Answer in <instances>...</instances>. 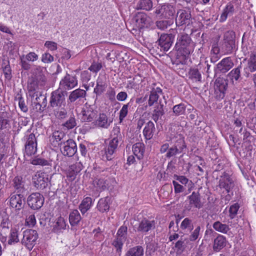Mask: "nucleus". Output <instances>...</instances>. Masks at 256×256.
I'll return each mask as SVG.
<instances>
[{
	"instance_id": "39448f33",
	"label": "nucleus",
	"mask_w": 256,
	"mask_h": 256,
	"mask_svg": "<svg viewBox=\"0 0 256 256\" xmlns=\"http://www.w3.org/2000/svg\"><path fill=\"white\" fill-rule=\"evenodd\" d=\"M67 92L59 88L52 92L50 100V106L52 108L65 106L66 96Z\"/></svg>"
},
{
	"instance_id": "dca6fc26",
	"label": "nucleus",
	"mask_w": 256,
	"mask_h": 256,
	"mask_svg": "<svg viewBox=\"0 0 256 256\" xmlns=\"http://www.w3.org/2000/svg\"><path fill=\"white\" fill-rule=\"evenodd\" d=\"M66 136L62 131H54L49 137L50 144L54 148L61 147L63 142L66 140Z\"/></svg>"
},
{
	"instance_id": "6ab92c4d",
	"label": "nucleus",
	"mask_w": 256,
	"mask_h": 256,
	"mask_svg": "<svg viewBox=\"0 0 256 256\" xmlns=\"http://www.w3.org/2000/svg\"><path fill=\"white\" fill-rule=\"evenodd\" d=\"M234 66V63L230 57L223 58L214 68L216 72L226 73Z\"/></svg>"
},
{
	"instance_id": "4d7b16f0",
	"label": "nucleus",
	"mask_w": 256,
	"mask_h": 256,
	"mask_svg": "<svg viewBox=\"0 0 256 256\" xmlns=\"http://www.w3.org/2000/svg\"><path fill=\"white\" fill-rule=\"evenodd\" d=\"M127 234L128 227L124 224L118 228L116 236L126 240L127 238Z\"/></svg>"
},
{
	"instance_id": "69168bd1",
	"label": "nucleus",
	"mask_w": 256,
	"mask_h": 256,
	"mask_svg": "<svg viewBox=\"0 0 256 256\" xmlns=\"http://www.w3.org/2000/svg\"><path fill=\"white\" fill-rule=\"evenodd\" d=\"M129 107V103L124 104L122 109L120 111L119 120L120 122L121 123L124 120V119L126 116L128 114V108Z\"/></svg>"
},
{
	"instance_id": "4be33fe9",
	"label": "nucleus",
	"mask_w": 256,
	"mask_h": 256,
	"mask_svg": "<svg viewBox=\"0 0 256 256\" xmlns=\"http://www.w3.org/2000/svg\"><path fill=\"white\" fill-rule=\"evenodd\" d=\"M107 87V80L106 75H100L96 80V85L94 88V92L96 96L102 94Z\"/></svg>"
},
{
	"instance_id": "e433bc0d",
	"label": "nucleus",
	"mask_w": 256,
	"mask_h": 256,
	"mask_svg": "<svg viewBox=\"0 0 256 256\" xmlns=\"http://www.w3.org/2000/svg\"><path fill=\"white\" fill-rule=\"evenodd\" d=\"M144 249L141 246H136L129 248L124 256H144Z\"/></svg>"
},
{
	"instance_id": "58836bf2",
	"label": "nucleus",
	"mask_w": 256,
	"mask_h": 256,
	"mask_svg": "<svg viewBox=\"0 0 256 256\" xmlns=\"http://www.w3.org/2000/svg\"><path fill=\"white\" fill-rule=\"evenodd\" d=\"M228 85V82L226 80L218 78L214 82V90L215 92H218V90L226 91Z\"/></svg>"
},
{
	"instance_id": "a878e982",
	"label": "nucleus",
	"mask_w": 256,
	"mask_h": 256,
	"mask_svg": "<svg viewBox=\"0 0 256 256\" xmlns=\"http://www.w3.org/2000/svg\"><path fill=\"white\" fill-rule=\"evenodd\" d=\"M12 185L16 193H23L25 191L24 181L21 176H15L12 180Z\"/></svg>"
},
{
	"instance_id": "680f3d73",
	"label": "nucleus",
	"mask_w": 256,
	"mask_h": 256,
	"mask_svg": "<svg viewBox=\"0 0 256 256\" xmlns=\"http://www.w3.org/2000/svg\"><path fill=\"white\" fill-rule=\"evenodd\" d=\"M2 68L4 77L6 79L10 80L12 78V70L8 62V64L5 63L2 64Z\"/></svg>"
},
{
	"instance_id": "2eb2a0df",
	"label": "nucleus",
	"mask_w": 256,
	"mask_h": 256,
	"mask_svg": "<svg viewBox=\"0 0 256 256\" xmlns=\"http://www.w3.org/2000/svg\"><path fill=\"white\" fill-rule=\"evenodd\" d=\"M23 193L12 194L10 196V203L12 208L20 210L24 206V197Z\"/></svg>"
},
{
	"instance_id": "5701e85b",
	"label": "nucleus",
	"mask_w": 256,
	"mask_h": 256,
	"mask_svg": "<svg viewBox=\"0 0 256 256\" xmlns=\"http://www.w3.org/2000/svg\"><path fill=\"white\" fill-rule=\"evenodd\" d=\"M162 90L160 87H156V84L152 88L150 91L148 105L150 106H152L154 103L158 102L159 98V94H162Z\"/></svg>"
},
{
	"instance_id": "a18cd8bd",
	"label": "nucleus",
	"mask_w": 256,
	"mask_h": 256,
	"mask_svg": "<svg viewBox=\"0 0 256 256\" xmlns=\"http://www.w3.org/2000/svg\"><path fill=\"white\" fill-rule=\"evenodd\" d=\"M146 256H152L158 249V244L154 241L152 240L148 242H146Z\"/></svg>"
},
{
	"instance_id": "09e8293b",
	"label": "nucleus",
	"mask_w": 256,
	"mask_h": 256,
	"mask_svg": "<svg viewBox=\"0 0 256 256\" xmlns=\"http://www.w3.org/2000/svg\"><path fill=\"white\" fill-rule=\"evenodd\" d=\"M30 164L35 166H48L50 167V168H51L52 167V161H49L38 157H36L33 158L31 160Z\"/></svg>"
},
{
	"instance_id": "bf43d9fd",
	"label": "nucleus",
	"mask_w": 256,
	"mask_h": 256,
	"mask_svg": "<svg viewBox=\"0 0 256 256\" xmlns=\"http://www.w3.org/2000/svg\"><path fill=\"white\" fill-rule=\"evenodd\" d=\"M62 126L68 130H70L76 126V120L74 115L71 116L68 120L64 123Z\"/></svg>"
},
{
	"instance_id": "5fc2aeb1",
	"label": "nucleus",
	"mask_w": 256,
	"mask_h": 256,
	"mask_svg": "<svg viewBox=\"0 0 256 256\" xmlns=\"http://www.w3.org/2000/svg\"><path fill=\"white\" fill-rule=\"evenodd\" d=\"M186 108V105L184 103H180L173 107L172 112L176 116H178L184 114Z\"/></svg>"
},
{
	"instance_id": "9b49d317",
	"label": "nucleus",
	"mask_w": 256,
	"mask_h": 256,
	"mask_svg": "<svg viewBox=\"0 0 256 256\" xmlns=\"http://www.w3.org/2000/svg\"><path fill=\"white\" fill-rule=\"evenodd\" d=\"M48 175L44 172H37L32 177L34 186L37 188L44 190L48 186Z\"/></svg>"
},
{
	"instance_id": "603ef678",
	"label": "nucleus",
	"mask_w": 256,
	"mask_h": 256,
	"mask_svg": "<svg viewBox=\"0 0 256 256\" xmlns=\"http://www.w3.org/2000/svg\"><path fill=\"white\" fill-rule=\"evenodd\" d=\"M176 148L178 149V152L180 154L184 152L186 148V146L184 140V138L180 136L175 142L173 146Z\"/></svg>"
},
{
	"instance_id": "7c9ffc66",
	"label": "nucleus",
	"mask_w": 256,
	"mask_h": 256,
	"mask_svg": "<svg viewBox=\"0 0 256 256\" xmlns=\"http://www.w3.org/2000/svg\"><path fill=\"white\" fill-rule=\"evenodd\" d=\"M156 130L154 124L152 121L148 122L144 129L143 134L147 140L152 139Z\"/></svg>"
},
{
	"instance_id": "9d476101",
	"label": "nucleus",
	"mask_w": 256,
	"mask_h": 256,
	"mask_svg": "<svg viewBox=\"0 0 256 256\" xmlns=\"http://www.w3.org/2000/svg\"><path fill=\"white\" fill-rule=\"evenodd\" d=\"M44 198L38 192L31 194L27 198L28 206L32 210H39L43 206Z\"/></svg>"
},
{
	"instance_id": "0eeeda50",
	"label": "nucleus",
	"mask_w": 256,
	"mask_h": 256,
	"mask_svg": "<svg viewBox=\"0 0 256 256\" xmlns=\"http://www.w3.org/2000/svg\"><path fill=\"white\" fill-rule=\"evenodd\" d=\"M80 120L82 122H90L94 120L98 116L96 106L94 104L86 103L81 112Z\"/></svg>"
},
{
	"instance_id": "bb28decb",
	"label": "nucleus",
	"mask_w": 256,
	"mask_h": 256,
	"mask_svg": "<svg viewBox=\"0 0 256 256\" xmlns=\"http://www.w3.org/2000/svg\"><path fill=\"white\" fill-rule=\"evenodd\" d=\"M136 22L138 28L140 30L149 24V18L145 13H138L136 16Z\"/></svg>"
},
{
	"instance_id": "49530a36",
	"label": "nucleus",
	"mask_w": 256,
	"mask_h": 256,
	"mask_svg": "<svg viewBox=\"0 0 256 256\" xmlns=\"http://www.w3.org/2000/svg\"><path fill=\"white\" fill-rule=\"evenodd\" d=\"M213 228L216 230L223 234H227L230 230L228 225L222 224L219 221H216L214 223Z\"/></svg>"
},
{
	"instance_id": "6e6d98bb",
	"label": "nucleus",
	"mask_w": 256,
	"mask_h": 256,
	"mask_svg": "<svg viewBox=\"0 0 256 256\" xmlns=\"http://www.w3.org/2000/svg\"><path fill=\"white\" fill-rule=\"evenodd\" d=\"M64 107L56 108V110L55 111V115L59 120L64 119L68 116V110Z\"/></svg>"
},
{
	"instance_id": "393cba45",
	"label": "nucleus",
	"mask_w": 256,
	"mask_h": 256,
	"mask_svg": "<svg viewBox=\"0 0 256 256\" xmlns=\"http://www.w3.org/2000/svg\"><path fill=\"white\" fill-rule=\"evenodd\" d=\"M236 10L234 4L232 2H228L224 9L222 13L219 21L220 22H225L228 16H231L235 12Z\"/></svg>"
},
{
	"instance_id": "7ed1b4c3",
	"label": "nucleus",
	"mask_w": 256,
	"mask_h": 256,
	"mask_svg": "<svg viewBox=\"0 0 256 256\" xmlns=\"http://www.w3.org/2000/svg\"><path fill=\"white\" fill-rule=\"evenodd\" d=\"M218 186L224 189L230 197L234 195L235 182L232 174L230 172H224L220 177Z\"/></svg>"
},
{
	"instance_id": "a211bd4d",
	"label": "nucleus",
	"mask_w": 256,
	"mask_h": 256,
	"mask_svg": "<svg viewBox=\"0 0 256 256\" xmlns=\"http://www.w3.org/2000/svg\"><path fill=\"white\" fill-rule=\"evenodd\" d=\"M155 228L156 222L154 220H149L144 218L140 222L137 231L146 234L148 232L154 230Z\"/></svg>"
},
{
	"instance_id": "72a5a7b5",
	"label": "nucleus",
	"mask_w": 256,
	"mask_h": 256,
	"mask_svg": "<svg viewBox=\"0 0 256 256\" xmlns=\"http://www.w3.org/2000/svg\"><path fill=\"white\" fill-rule=\"evenodd\" d=\"M235 42H222L220 50L224 54H232L236 49Z\"/></svg>"
},
{
	"instance_id": "412c9836",
	"label": "nucleus",
	"mask_w": 256,
	"mask_h": 256,
	"mask_svg": "<svg viewBox=\"0 0 256 256\" xmlns=\"http://www.w3.org/2000/svg\"><path fill=\"white\" fill-rule=\"evenodd\" d=\"M12 118V113L10 112L4 111L0 112V130L9 129Z\"/></svg>"
},
{
	"instance_id": "2f4dec72",
	"label": "nucleus",
	"mask_w": 256,
	"mask_h": 256,
	"mask_svg": "<svg viewBox=\"0 0 256 256\" xmlns=\"http://www.w3.org/2000/svg\"><path fill=\"white\" fill-rule=\"evenodd\" d=\"M134 154L138 160H142L144 158L145 151V146L142 142H137L134 144L132 148Z\"/></svg>"
},
{
	"instance_id": "a19ab883",
	"label": "nucleus",
	"mask_w": 256,
	"mask_h": 256,
	"mask_svg": "<svg viewBox=\"0 0 256 256\" xmlns=\"http://www.w3.org/2000/svg\"><path fill=\"white\" fill-rule=\"evenodd\" d=\"M80 170V169L74 164L70 166L66 173L68 180L71 182L74 180Z\"/></svg>"
},
{
	"instance_id": "6e6552de",
	"label": "nucleus",
	"mask_w": 256,
	"mask_h": 256,
	"mask_svg": "<svg viewBox=\"0 0 256 256\" xmlns=\"http://www.w3.org/2000/svg\"><path fill=\"white\" fill-rule=\"evenodd\" d=\"M37 232L34 230L28 229L23 232L22 244L28 249L31 250L36 244L38 238Z\"/></svg>"
},
{
	"instance_id": "4c0bfd02",
	"label": "nucleus",
	"mask_w": 256,
	"mask_h": 256,
	"mask_svg": "<svg viewBox=\"0 0 256 256\" xmlns=\"http://www.w3.org/2000/svg\"><path fill=\"white\" fill-rule=\"evenodd\" d=\"M67 224L64 218L60 216L58 218L53 227V231L56 233H60L62 230L66 228Z\"/></svg>"
},
{
	"instance_id": "8fccbe9b",
	"label": "nucleus",
	"mask_w": 256,
	"mask_h": 256,
	"mask_svg": "<svg viewBox=\"0 0 256 256\" xmlns=\"http://www.w3.org/2000/svg\"><path fill=\"white\" fill-rule=\"evenodd\" d=\"M173 24L172 20L161 19L156 22V25L158 28L164 30Z\"/></svg>"
},
{
	"instance_id": "473e14b6",
	"label": "nucleus",
	"mask_w": 256,
	"mask_h": 256,
	"mask_svg": "<svg viewBox=\"0 0 256 256\" xmlns=\"http://www.w3.org/2000/svg\"><path fill=\"white\" fill-rule=\"evenodd\" d=\"M69 222L71 226H77L82 220V216L77 210H74L70 212L68 216Z\"/></svg>"
},
{
	"instance_id": "1a4fd4ad",
	"label": "nucleus",
	"mask_w": 256,
	"mask_h": 256,
	"mask_svg": "<svg viewBox=\"0 0 256 256\" xmlns=\"http://www.w3.org/2000/svg\"><path fill=\"white\" fill-rule=\"evenodd\" d=\"M176 26H189L192 23V18L190 12L185 10H179L176 14L175 19Z\"/></svg>"
},
{
	"instance_id": "c9c22d12",
	"label": "nucleus",
	"mask_w": 256,
	"mask_h": 256,
	"mask_svg": "<svg viewBox=\"0 0 256 256\" xmlns=\"http://www.w3.org/2000/svg\"><path fill=\"white\" fill-rule=\"evenodd\" d=\"M153 2L152 0H139L136 4V8L138 10H142L150 11L152 10Z\"/></svg>"
},
{
	"instance_id": "f704fd0d",
	"label": "nucleus",
	"mask_w": 256,
	"mask_h": 256,
	"mask_svg": "<svg viewBox=\"0 0 256 256\" xmlns=\"http://www.w3.org/2000/svg\"><path fill=\"white\" fill-rule=\"evenodd\" d=\"M164 104L160 102L158 104L154 107L152 114V118L156 122H157L158 119L164 114Z\"/></svg>"
},
{
	"instance_id": "f8f14e48",
	"label": "nucleus",
	"mask_w": 256,
	"mask_h": 256,
	"mask_svg": "<svg viewBox=\"0 0 256 256\" xmlns=\"http://www.w3.org/2000/svg\"><path fill=\"white\" fill-rule=\"evenodd\" d=\"M62 147H60V150L64 156L72 157L77 152V146L76 142L72 139L66 140L62 144Z\"/></svg>"
},
{
	"instance_id": "f03ea898",
	"label": "nucleus",
	"mask_w": 256,
	"mask_h": 256,
	"mask_svg": "<svg viewBox=\"0 0 256 256\" xmlns=\"http://www.w3.org/2000/svg\"><path fill=\"white\" fill-rule=\"evenodd\" d=\"M43 68L38 66L36 68V76L29 79L28 82L27 90L30 96H33L38 90V80L44 83L46 82V78L42 73Z\"/></svg>"
},
{
	"instance_id": "b1692460",
	"label": "nucleus",
	"mask_w": 256,
	"mask_h": 256,
	"mask_svg": "<svg viewBox=\"0 0 256 256\" xmlns=\"http://www.w3.org/2000/svg\"><path fill=\"white\" fill-rule=\"evenodd\" d=\"M227 244V240L225 236L218 234L214 240L212 246L213 250L218 252L224 248Z\"/></svg>"
},
{
	"instance_id": "de8ad7c7",
	"label": "nucleus",
	"mask_w": 256,
	"mask_h": 256,
	"mask_svg": "<svg viewBox=\"0 0 256 256\" xmlns=\"http://www.w3.org/2000/svg\"><path fill=\"white\" fill-rule=\"evenodd\" d=\"M241 66L232 70L228 74V76L234 83V80L238 81L240 77Z\"/></svg>"
},
{
	"instance_id": "20e7f679",
	"label": "nucleus",
	"mask_w": 256,
	"mask_h": 256,
	"mask_svg": "<svg viewBox=\"0 0 256 256\" xmlns=\"http://www.w3.org/2000/svg\"><path fill=\"white\" fill-rule=\"evenodd\" d=\"M176 12L175 8L168 3L158 5L153 12L154 15L160 19L171 20Z\"/></svg>"
},
{
	"instance_id": "4468645a",
	"label": "nucleus",
	"mask_w": 256,
	"mask_h": 256,
	"mask_svg": "<svg viewBox=\"0 0 256 256\" xmlns=\"http://www.w3.org/2000/svg\"><path fill=\"white\" fill-rule=\"evenodd\" d=\"M86 92L85 90L78 88L70 92L68 102L70 104L83 103L84 100H86Z\"/></svg>"
},
{
	"instance_id": "c756f323",
	"label": "nucleus",
	"mask_w": 256,
	"mask_h": 256,
	"mask_svg": "<svg viewBox=\"0 0 256 256\" xmlns=\"http://www.w3.org/2000/svg\"><path fill=\"white\" fill-rule=\"evenodd\" d=\"M93 204L92 198L87 196L84 198L78 206V208L82 214L84 215L92 206Z\"/></svg>"
},
{
	"instance_id": "cd10ccee",
	"label": "nucleus",
	"mask_w": 256,
	"mask_h": 256,
	"mask_svg": "<svg viewBox=\"0 0 256 256\" xmlns=\"http://www.w3.org/2000/svg\"><path fill=\"white\" fill-rule=\"evenodd\" d=\"M190 204L195 208L200 209L203 206L201 202L200 196L198 192H193L188 197Z\"/></svg>"
},
{
	"instance_id": "774afa93",
	"label": "nucleus",
	"mask_w": 256,
	"mask_h": 256,
	"mask_svg": "<svg viewBox=\"0 0 256 256\" xmlns=\"http://www.w3.org/2000/svg\"><path fill=\"white\" fill-rule=\"evenodd\" d=\"M200 229V226H198L194 231L191 232L189 236V240L190 241L194 242L199 238Z\"/></svg>"
},
{
	"instance_id": "f257e3e1",
	"label": "nucleus",
	"mask_w": 256,
	"mask_h": 256,
	"mask_svg": "<svg viewBox=\"0 0 256 256\" xmlns=\"http://www.w3.org/2000/svg\"><path fill=\"white\" fill-rule=\"evenodd\" d=\"M174 48L176 51V58L172 60V64L184 65L188 56L193 52L194 44L190 37L186 34L178 35Z\"/></svg>"
},
{
	"instance_id": "c03bdc74",
	"label": "nucleus",
	"mask_w": 256,
	"mask_h": 256,
	"mask_svg": "<svg viewBox=\"0 0 256 256\" xmlns=\"http://www.w3.org/2000/svg\"><path fill=\"white\" fill-rule=\"evenodd\" d=\"M93 184L96 190L99 192L104 190L106 188V180L102 178H96L93 182Z\"/></svg>"
},
{
	"instance_id": "864d4df0",
	"label": "nucleus",
	"mask_w": 256,
	"mask_h": 256,
	"mask_svg": "<svg viewBox=\"0 0 256 256\" xmlns=\"http://www.w3.org/2000/svg\"><path fill=\"white\" fill-rule=\"evenodd\" d=\"M222 42H236V34L232 30L226 32L224 34Z\"/></svg>"
},
{
	"instance_id": "052dcab7",
	"label": "nucleus",
	"mask_w": 256,
	"mask_h": 256,
	"mask_svg": "<svg viewBox=\"0 0 256 256\" xmlns=\"http://www.w3.org/2000/svg\"><path fill=\"white\" fill-rule=\"evenodd\" d=\"M19 242L18 232L16 229H11L8 244H12Z\"/></svg>"
},
{
	"instance_id": "423d86ee",
	"label": "nucleus",
	"mask_w": 256,
	"mask_h": 256,
	"mask_svg": "<svg viewBox=\"0 0 256 256\" xmlns=\"http://www.w3.org/2000/svg\"><path fill=\"white\" fill-rule=\"evenodd\" d=\"M30 130H28L24 137L25 140V154L28 156L35 154L37 151V140L33 133L28 134Z\"/></svg>"
},
{
	"instance_id": "79ce46f5",
	"label": "nucleus",
	"mask_w": 256,
	"mask_h": 256,
	"mask_svg": "<svg viewBox=\"0 0 256 256\" xmlns=\"http://www.w3.org/2000/svg\"><path fill=\"white\" fill-rule=\"evenodd\" d=\"M112 141L120 143L122 140V136L120 133V130L119 126H115L110 134Z\"/></svg>"
},
{
	"instance_id": "ddd939ff",
	"label": "nucleus",
	"mask_w": 256,
	"mask_h": 256,
	"mask_svg": "<svg viewBox=\"0 0 256 256\" xmlns=\"http://www.w3.org/2000/svg\"><path fill=\"white\" fill-rule=\"evenodd\" d=\"M78 85V80L76 75L66 74L60 82V88L65 90H70Z\"/></svg>"
},
{
	"instance_id": "13d9d810",
	"label": "nucleus",
	"mask_w": 256,
	"mask_h": 256,
	"mask_svg": "<svg viewBox=\"0 0 256 256\" xmlns=\"http://www.w3.org/2000/svg\"><path fill=\"white\" fill-rule=\"evenodd\" d=\"M180 227L183 230L188 229L192 231L194 228L192 220L188 218H185L182 221Z\"/></svg>"
},
{
	"instance_id": "e2e57ef3",
	"label": "nucleus",
	"mask_w": 256,
	"mask_h": 256,
	"mask_svg": "<svg viewBox=\"0 0 256 256\" xmlns=\"http://www.w3.org/2000/svg\"><path fill=\"white\" fill-rule=\"evenodd\" d=\"M248 66L251 72L256 70V55L255 54H250L248 61Z\"/></svg>"
},
{
	"instance_id": "37998d69",
	"label": "nucleus",
	"mask_w": 256,
	"mask_h": 256,
	"mask_svg": "<svg viewBox=\"0 0 256 256\" xmlns=\"http://www.w3.org/2000/svg\"><path fill=\"white\" fill-rule=\"evenodd\" d=\"M47 104V100H45V98L41 104H39L38 102H32V109L35 112L41 114L46 109Z\"/></svg>"
},
{
	"instance_id": "aec40b11",
	"label": "nucleus",
	"mask_w": 256,
	"mask_h": 256,
	"mask_svg": "<svg viewBox=\"0 0 256 256\" xmlns=\"http://www.w3.org/2000/svg\"><path fill=\"white\" fill-rule=\"evenodd\" d=\"M112 122V120L108 118L104 113H100L98 118L94 122L96 126L102 128H108Z\"/></svg>"
},
{
	"instance_id": "f3484780",
	"label": "nucleus",
	"mask_w": 256,
	"mask_h": 256,
	"mask_svg": "<svg viewBox=\"0 0 256 256\" xmlns=\"http://www.w3.org/2000/svg\"><path fill=\"white\" fill-rule=\"evenodd\" d=\"M174 40L172 34H163L158 40V45L164 52H167L171 47Z\"/></svg>"
},
{
	"instance_id": "ea45409f",
	"label": "nucleus",
	"mask_w": 256,
	"mask_h": 256,
	"mask_svg": "<svg viewBox=\"0 0 256 256\" xmlns=\"http://www.w3.org/2000/svg\"><path fill=\"white\" fill-rule=\"evenodd\" d=\"M126 240L115 236L112 244L116 249V256H121L122 247Z\"/></svg>"
},
{
	"instance_id": "3c124183",
	"label": "nucleus",
	"mask_w": 256,
	"mask_h": 256,
	"mask_svg": "<svg viewBox=\"0 0 256 256\" xmlns=\"http://www.w3.org/2000/svg\"><path fill=\"white\" fill-rule=\"evenodd\" d=\"M188 74L190 78L194 80L196 82H201L202 75L200 72L198 70V68H190Z\"/></svg>"
},
{
	"instance_id": "c85d7f7f",
	"label": "nucleus",
	"mask_w": 256,
	"mask_h": 256,
	"mask_svg": "<svg viewBox=\"0 0 256 256\" xmlns=\"http://www.w3.org/2000/svg\"><path fill=\"white\" fill-rule=\"evenodd\" d=\"M110 198L106 196L99 200L96 208L98 210L101 212H108L110 210Z\"/></svg>"
},
{
	"instance_id": "0e129e2a",
	"label": "nucleus",
	"mask_w": 256,
	"mask_h": 256,
	"mask_svg": "<svg viewBox=\"0 0 256 256\" xmlns=\"http://www.w3.org/2000/svg\"><path fill=\"white\" fill-rule=\"evenodd\" d=\"M115 152L106 146L104 149V154L102 155L103 159L108 160H112L114 158Z\"/></svg>"
},
{
	"instance_id": "338daca9",
	"label": "nucleus",
	"mask_w": 256,
	"mask_h": 256,
	"mask_svg": "<svg viewBox=\"0 0 256 256\" xmlns=\"http://www.w3.org/2000/svg\"><path fill=\"white\" fill-rule=\"evenodd\" d=\"M240 205L238 203H235L230 206L229 210V216L231 219H233L236 217Z\"/></svg>"
}]
</instances>
